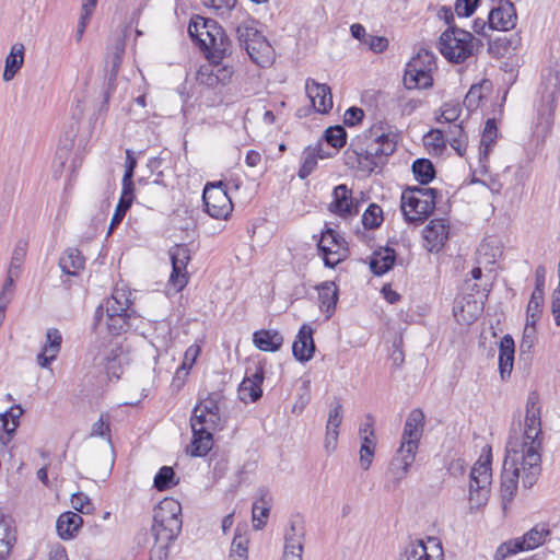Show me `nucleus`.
<instances>
[{"mask_svg": "<svg viewBox=\"0 0 560 560\" xmlns=\"http://www.w3.org/2000/svg\"><path fill=\"white\" fill-rule=\"evenodd\" d=\"M188 34L207 60L218 62L232 52L231 39L224 28L213 19L192 16L188 24Z\"/></svg>", "mask_w": 560, "mask_h": 560, "instance_id": "1", "label": "nucleus"}, {"mask_svg": "<svg viewBox=\"0 0 560 560\" xmlns=\"http://www.w3.org/2000/svg\"><path fill=\"white\" fill-rule=\"evenodd\" d=\"M182 506L174 499H164L154 509L151 534L155 542L171 545L182 530Z\"/></svg>", "mask_w": 560, "mask_h": 560, "instance_id": "2", "label": "nucleus"}, {"mask_svg": "<svg viewBox=\"0 0 560 560\" xmlns=\"http://www.w3.org/2000/svg\"><path fill=\"white\" fill-rule=\"evenodd\" d=\"M259 22L253 18L240 23L236 28V37L241 48H244L250 60L264 67L271 60L272 47L266 36L257 28Z\"/></svg>", "mask_w": 560, "mask_h": 560, "instance_id": "3", "label": "nucleus"}, {"mask_svg": "<svg viewBox=\"0 0 560 560\" xmlns=\"http://www.w3.org/2000/svg\"><path fill=\"white\" fill-rule=\"evenodd\" d=\"M192 438L186 452L192 457L206 456L213 446V433L220 430L221 422L202 412L201 407L195 406L190 417Z\"/></svg>", "mask_w": 560, "mask_h": 560, "instance_id": "4", "label": "nucleus"}, {"mask_svg": "<svg viewBox=\"0 0 560 560\" xmlns=\"http://www.w3.org/2000/svg\"><path fill=\"white\" fill-rule=\"evenodd\" d=\"M475 37L457 26L447 27L439 38L440 52L453 63H463L474 54Z\"/></svg>", "mask_w": 560, "mask_h": 560, "instance_id": "5", "label": "nucleus"}, {"mask_svg": "<svg viewBox=\"0 0 560 560\" xmlns=\"http://www.w3.org/2000/svg\"><path fill=\"white\" fill-rule=\"evenodd\" d=\"M436 68L435 56L421 48L406 66L402 82L407 90L429 89L433 85L432 71Z\"/></svg>", "mask_w": 560, "mask_h": 560, "instance_id": "6", "label": "nucleus"}, {"mask_svg": "<svg viewBox=\"0 0 560 560\" xmlns=\"http://www.w3.org/2000/svg\"><path fill=\"white\" fill-rule=\"evenodd\" d=\"M375 129V126H373L363 133L362 138L358 137V141H353L346 152V154L352 152L358 163L370 172L385 163L381 144L376 141Z\"/></svg>", "mask_w": 560, "mask_h": 560, "instance_id": "7", "label": "nucleus"}, {"mask_svg": "<svg viewBox=\"0 0 560 560\" xmlns=\"http://www.w3.org/2000/svg\"><path fill=\"white\" fill-rule=\"evenodd\" d=\"M491 476V453L489 452L485 460L479 459L470 470L469 502L471 509H479L487 503L490 495Z\"/></svg>", "mask_w": 560, "mask_h": 560, "instance_id": "8", "label": "nucleus"}, {"mask_svg": "<svg viewBox=\"0 0 560 560\" xmlns=\"http://www.w3.org/2000/svg\"><path fill=\"white\" fill-rule=\"evenodd\" d=\"M549 534L547 525L537 524L522 537L502 542L494 553V560H504L510 555L537 548L545 542V537Z\"/></svg>", "mask_w": 560, "mask_h": 560, "instance_id": "9", "label": "nucleus"}, {"mask_svg": "<svg viewBox=\"0 0 560 560\" xmlns=\"http://www.w3.org/2000/svg\"><path fill=\"white\" fill-rule=\"evenodd\" d=\"M541 408L539 405V395L537 392H530L526 401V415L524 421L523 436L527 440L528 450L540 452L542 444L541 430Z\"/></svg>", "mask_w": 560, "mask_h": 560, "instance_id": "10", "label": "nucleus"}, {"mask_svg": "<svg viewBox=\"0 0 560 560\" xmlns=\"http://www.w3.org/2000/svg\"><path fill=\"white\" fill-rule=\"evenodd\" d=\"M224 187L222 182L208 183L203 189L202 200L206 211L214 219H228L233 210L232 201Z\"/></svg>", "mask_w": 560, "mask_h": 560, "instance_id": "11", "label": "nucleus"}, {"mask_svg": "<svg viewBox=\"0 0 560 560\" xmlns=\"http://www.w3.org/2000/svg\"><path fill=\"white\" fill-rule=\"evenodd\" d=\"M305 537L304 521L300 515L291 516L289 528L284 533L282 560H302Z\"/></svg>", "mask_w": 560, "mask_h": 560, "instance_id": "12", "label": "nucleus"}, {"mask_svg": "<svg viewBox=\"0 0 560 560\" xmlns=\"http://www.w3.org/2000/svg\"><path fill=\"white\" fill-rule=\"evenodd\" d=\"M436 201L413 197L408 192L401 194V211L408 223H423L434 211Z\"/></svg>", "mask_w": 560, "mask_h": 560, "instance_id": "13", "label": "nucleus"}, {"mask_svg": "<svg viewBox=\"0 0 560 560\" xmlns=\"http://www.w3.org/2000/svg\"><path fill=\"white\" fill-rule=\"evenodd\" d=\"M425 417L420 408L412 409L405 422L401 434L400 451H418L420 440L423 435Z\"/></svg>", "mask_w": 560, "mask_h": 560, "instance_id": "14", "label": "nucleus"}, {"mask_svg": "<svg viewBox=\"0 0 560 560\" xmlns=\"http://www.w3.org/2000/svg\"><path fill=\"white\" fill-rule=\"evenodd\" d=\"M360 205L361 201L352 196V190L347 185L340 184L332 190V201L328 210L342 219H348L360 212Z\"/></svg>", "mask_w": 560, "mask_h": 560, "instance_id": "15", "label": "nucleus"}, {"mask_svg": "<svg viewBox=\"0 0 560 560\" xmlns=\"http://www.w3.org/2000/svg\"><path fill=\"white\" fill-rule=\"evenodd\" d=\"M517 14L514 3L510 0H500L488 15V28L509 31L516 24Z\"/></svg>", "mask_w": 560, "mask_h": 560, "instance_id": "16", "label": "nucleus"}, {"mask_svg": "<svg viewBox=\"0 0 560 560\" xmlns=\"http://www.w3.org/2000/svg\"><path fill=\"white\" fill-rule=\"evenodd\" d=\"M313 335L312 326L303 324L300 327L292 345V354L296 361L305 363L313 359L316 350Z\"/></svg>", "mask_w": 560, "mask_h": 560, "instance_id": "17", "label": "nucleus"}, {"mask_svg": "<svg viewBox=\"0 0 560 560\" xmlns=\"http://www.w3.org/2000/svg\"><path fill=\"white\" fill-rule=\"evenodd\" d=\"M450 225L445 219H433L423 230L425 247L431 253L442 249L448 240Z\"/></svg>", "mask_w": 560, "mask_h": 560, "instance_id": "18", "label": "nucleus"}, {"mask_svg": "<svg viewBox=\"0 0 560 560\" xmlns=\"http://www.w3.org/2000/svg\"><path fill=\"white\" fill-rule=\"evenodd\" d=\"M305 90L317 113L327 114L332 108L331 89L327 84L308 78L305 82Z\"/></svg>", "mask_w": 560, "mask_h": 560, "instance_id": "19", "label": "nucleus"}, {"mask_svg": "<svg viewBox=\"0 0 560 560\" xmlns=\"http://www.w3.org/2000/svg\"><path fill=\"white\" fill-rule=\"evenodd\" d=\"M528 443L517 429L512 428L505 446L504 466L511 465L513 467V465L523 463V457L528 450Z\"/></svg>", "mask_w": 560, "mask_h": 560, "instance_id": "20", "label": "nucleus"}, {"mask_svg": "<svg viewBox=\"0 0 560 560\" xmlns=\"http://www.w3.org/2000/svg\"><path fill=\"white\" fill-rule=\"evenodd\" d=\"M62 343V336L57 328H49L46 331V341L37 354V364L40 368L47 369L51 362L56 360L60 352Z\"/></svg>", "mask_w": 560, "mask_h": 560, "instance_id": "21", "label": "nucleus"}, {"mask_svg": "<svg viewBox=\"0 0 560 560\" xmlns=\"http://www.w3.org/2000/svg\"><path fill=\"white\" fill-rule=\"evenodd\" d=\"M416 454V452L400 451V448L397 451V455L392 459L388 469L390 482L394 488H396L400 481L406 478L409 467L415 462Z\"/></svg>", "mask_w": 560, "mask_h": 560, "instance_id": "22", "label": "nucleus"}, {"mask_svg": "<svg viewBox=\"0 0 560 560\" xmlns=\"http://www.w3.org/2000/svg\"><path fill=\"white\" fill-rule=\"evenodd\" d=\"M397 254L389 246L380 247L374 250L370 258V269L375 276H383L388 272L396 261Z\"/></svg>", "mask_w": 560, "mask_h": 560, "instance_id": "23", "label": "nucleus"}, {"mask_svg": "<svg viewBox=\"0 0 560 560\" xmlns=\"http://www.w3.org/2000/svg\"><path fill=\"white\" fill-rule=\"evenodd\" d=\"M514 354V340L511 335H504L499 343V372L502 380H506L512 373Z\"/></svg>", "mask_w": 560, "mask_h": 560, "instance_id": "24", "label": "nucleus"}, {"mask_svg": "<svg viewBox=\"0 0 560 560\" xmlns=\"http://www.w3.org/2000/svg\"><path fill=\"white\" fill-rule=\"evenodd\" d=\"M524 475L522 477V483L524 488L529 489L536 482L537 477L541 471V454L533 450L527 451L523 457V463L520 464Z\"/></svg>", "mask_w": 560, "mask_h": 560, "instance_id": "25", "label": "nucleus"}, {"mask_svg": "<svg viewBox=\"0 0 560 560\" xmlns=\"http://www.w3.org/2000/svg\"><path fill=\"white\" fill-rule=\"evenodd\" d=\"M126 49V38L124 35H118L113 38V43L107 47V54L105 58V68L104 71L106 73H113V75H117L122 62V57Z\"/></svg>", "mask_w": 560, "mask_h": 560, "instance_id": "26", "label": "nucleus"}, {"mask_svg": "<svg viewBox=\"0 0 560 560\" xmlns=\"http://www.w3.org/2000/svg\"><path fill=\"white\" fill-rule=\"evenodd\" d=\"M319 307L320 311L326 313V317L330 318L335 313L338 302V287L334 281H325L317 285Z\"/></svg>", "mask_w": 560, "mask_h": 560, "instance_id": "27", "label": "nucleus"}, {"mask_svg": "<svg viewBox=\"0 0 560 560\" xmlns=\"http://www.w3.org/2000/svg\"><path fill=\"white\" fill-rule=\"evenodd\" d=\"M83 518L78 513L68 511L59 515L56 522V529L59 537L63 540L71 539L82 527Z\"/></svg>", "mask_w": 560, "mask_h": 560, "instance_id": "28", "label": "nucleus"}, {"mask_svg": "<svg viewBox=\"0 0 560 560\" xmlns=\"http://www.w3.org/2000/svg\"><path fill=\"white\" fill-rule=\"evenodd\" d=\"M498 136V127L493 118H489L486 124L480 139L479 162L486 170L492 145L495 143Z\"/></svg>", "mask_w": 560, "mask_h": 560, "instance_id": "29", "label": "nucleus"}, {"mask_svg": "<svg viewBox=\"0 0 560 560\" xmlns=\"http://www.w3.org/2000/svg\"><path fill=\"white\" fill-rule=\"evenodd\" d=\"M107 328L114 336L127 332L133 327L132 320L137 319L136 312H106Z\"/></svg>", "mask_w": 560, "mask_h": 560, "instance_id": "30", "label": "nucleus"}, {"mask_svg": "<svg viewBox=\"0 0 560 560\" xmlns=\"http://www.w3.org/2000/svg\"><path fill=\"white\" fill-rule=\"evenodd\" d=\"M259 498L253 504V526L260 529L266 525L271 509V497L266 488L258 490Z\"/></svg>", "mask_w": 560, "mask_h": 560, "instance_id": "31", "label": "nucleus"}, {"mask_svg": "<svg viewBox=\"0 0 560 560\" xmlns=\"http://www.w3.org/2000/svg\"><path fill=\"white\" fill-rule=\"evenodd\" d=\"M518 465L504 466L501 475V498L503 503H509L513 500L515 491L517 489V481L520 477Z\"/></svg>", "mask_w": 560, "mask_h": 560, "instance_id": "32", "label": "nucleus"}, {"mask_svg": "<svg viewBox=\"0 0 560 560\" xmlns=\"http://www.w3.org/2000/svg\"><path fill=\"white\" fill-rule=\"evenodd\" d=\"M63 273L68 276H78L84 269L85 258L78 248H67L58 262Z\"/></svg>", "mask_w": 560, "mask_h": 560, "instance_id": "33", "label": "nucleus"}, {"mask_svg": "<svg viewBox=\"0 0 560 560\" xmlns=\"http://www.w3.org/2000/svg\"><path fill=\"white\" fill-rule=\"evenodd\" d=\"M253 343L261 351L275 352L281 348L283 337L278 330L261 329L254 332Z\"/></svg>", "mask_w": 560, "mask_h": 560, "instance_id": "34", "label": "nucleus"}, {"mask_svg": "<svg viewBox=\"0 0 560 560\" xmlns=\"http://www.w3.org/2000/svg\"><path fill=\"white\" fill-rule=\"evenodd\" d=\"M25 47L22 43H15L12 45L9 55L5 58V65L3 70V81H11L15 74L20 71L24 63Z\"/></svg>", "mask_w": 560, "mask_h": 560, "instance_id": "35", "label": "nucleus"}, {"mask_svg": "<svg viewBox=\"0 0 560 560\" xmlns=\"http://www.w3.org/2000/svg\"><path fill=\"white\" fill-rule=\"evenodd\" d=\"M130 295V292L115 288L110 298L106 301V312H136L131 308Z\"/></svg>", "mask_w": 560, "mask_h": 560, "instance_id": "36", "label": "nucleus"}, {"mask_svg": "<svg viewBox=\"0 0 560 560\" xmlns=\"http://www.w3.org/2000/svg\"><path fill=\"white\" fill-rule=\"evenodd\" d=\"M411 170L415 178L422 186L430 184L436 175L433 163L425 158H420L413 161Z\"/></svg>", "mask_w": 560, "mask_h": 560, "instance_id": "37", "label": "nucleus"}, {"mask_svg": "<svg viewBox=\"0 0 560 560\" xmlns=\"http://www.w3.org/2000/svg\"><path fill=\"white\" fill-rule=\"evenodd\" d=\"M140 189L139 194L141 196V199L143 203L148 208H153L158 206V203L161 201V199L164 197V187L156 186L154 184H148L147 180L143 178L139 179Z\"/></svg>", "mask_w": 560, "mask_h": 560, "instance_id": "38", "label": "nucleus"}, {"mask_svg": "<svg viewBox=\"0 0 560 560\" xmlns=\"http://www.w3.org/2000/svg\"><path fill=\"white\" fill-rule=\"evenodd\" d=\"M323 241H326L330 246H335L337 249L335 254L339 257H342V260L346 259L349 255L348 243L343 236H341L337 231L331 228H326L322 232Z\"/></svg>", "mask_w": 560, "mask_h": 560, "instance_id": "39", "label": "nucleus"}, {"mask_svg": "<svg viewBox=\"0 0 560 560\" xmlns=\"http://www.w3.org/2000/svg\"><path fill=\"white\" fill-rule=\"evenodd\" d=\"M222 399L223 395L220 392H212L209 393L206 398L199 400L196 406L201 407L202 412L208 413L210 417L221 422L220 404Z\"/></svg>", "mask_w": 560, "mask_h": 560, "instance_id": "40", "label": "nucleus"}, {"mask_svg": "<svg viewBox=\"0 0 560 560\" xmlns=\"http://www.w3.org/2000/svg\"><path fill=\"white\" fill-rule=\"evenodd\" d=\"M178 479H176V474L171 466H163L159 469L156 472L154 480H153V487L158 491H165L171 489L172 487L176 486L178 483Z\"/></svg>", "mask_w": 560, "mask_h": 560, "instance_id": "41", "label": "nucleus"}, {"mask_svg": "<svg viewBox=\"0 0 560 560\" xmlns=\"http://www.w3.org/2000/svg\"><path fill=\"white\" fill-rule=\"evenodd\" d=\"M323 138L335 150H339L347 143V131L341 125L330 126L325 130Z\"/></svg>", "mask_w": 560, "mask_h": 560, "instance_id": "42", "label": "nucleus"}, {"mask_svg": "<svg viewBox=\"0 0 560 560\" xmlns=\"http://www.w3.org/2000/svg\"><path fill=\"white\" fill-rule=\"evenodd\" d=\"M383 210L376 203H371L362 214V224L365 230H374L383 223Z\"/></svg>", "mask_w": 560, "mask_h": 560, "instance_id": "43", "label": "nucleus"}, {"mask_svg": "<svg viewBox=\"0 0 560 560\" xmlns=\"http://www.w3.org/2000/svg\"><path fill=\"white\" fill-rule=\"evenodd\" d=\"M424 145L434 153L441 154L446 148L444 131L440 129H431L423 137Z\"/></svg>", "mask_w": 560, "mask_h": 560, "instance_id": "44", "label": "nucleus"}, {"mask_svg": "<svg viewBox=\"0 0 560 560\" xmlns=\"http://www.w3.org/2000/svg\"><path fill=\"white\" fill-rule=\"evenodd\" d=\"M238 395L244 402H256L262 396V389L249 378H243L238 387Z\"/></svg>", "mask_w": 560, "mask_h": 560, "instance_id": "45", "label": "nucleus"}, {"mask_svg": "<svg viewBox=\"0 0 560 560\" xmlns=\"http://www.w3.org/2000/svg\"><path fill=\"white\" fill-rule=\"evenodd\" d=\"M429 547L422 540L411 541L400 556V560H422L429 555Z\"/></svg>", "mask_w": 560, "mask_h": 560, "instance_id": "46", "label": "nucleus"}, {"mask_svg": "<svg viewBox=\"0 0 560 560\" xmlns=\"http://www.w3.org/2000/svg\"><path fill=\"white\" fill-rule=\"evenodd\" d=\"M172 267L186 269L190 260V250L185 244H176L170 249Z\"/></svg>", "mask_w": 560, "mask_h": 560, "instance_id": "47", "label": "nucleus"}, {"mask_svg": "<svg viewBox=\"0 0 560 560\" xmlns=\"http://www.w3.org/2000/svg\"><path fill=\"white\" fill-rule=\"evenodd\" d=\"M489 82L485 80L481 84H474L470 86L469 91L467 92L465 98H464V105L468 110H475L478 108L480 101L482 100V89L485 85H487Z\"/></svg>", "mask_w": 560, "mask_h": 560, "instance_id": "48", "label": "nucleus"}, {"mask_svg": "<svg viewBox=\"0 0 560 560\" xmlns=\"http://www.w3.org/2000/svg\"><path fill=\"white\" fill-rule=\"evenodd\" d=\"M342 412L343 408L338 397H334L332 402L330 404V410L328 412L327 420V430H337L339 429L342 422Z\"/></svg>", "mask_w": 560, "mask_h": 560, "instance_id": "49", "label": "nucleus"}, {"mask_svg": "<svg viewBox=\"0 0 560 560\" xmlns=\"http://www.w3.org/2000/svg\"><path fill=\"white\" fill-rule=\"evenodd\" d=\"M214 69L215 67L211 66L210 62L208 65L200 66L196 74L197 81L208 88H214L218 85L219 82L218 77H215Z\"/></svg>", "mask_w": 560, "mask_h": 560, "instance_id": "50", "label": "nucleus"}, {"mask_svg": "<svg viewBox=\"0 0 560 560\" xmlns=\"http://www.w3.org/2000/svg\"><path fill=\"white\" fill-rule=\"evenodd\" d=\"M536 339L534 329L524 328L523 337L520 342V360H528Z\"/></svg>", "mask_w": 560, "mask_h": 560, "instance_id": "51", "label": "nucleus"}, {"mask_svg": "<svg viewBox=\"0 0 560 560\" xmlns=\"http://www.w3.org/2000/svg\"><path fill=\"white\" fill-rule=\"evenodd\" d=\"M104 368L109 378L118 380L122 373L120 355L112 351L110 354L105 358Z\"/></svg>", "mask_w": 560, "mask_h": 560, "instance_id": "52", "label": "nucleus"}, {"mask_svg": "<svg viewBox=\"0 0 560 560\" xmlns=\"http://www.w3.org/2000/svg\"><path fill=\"white\" fill-rule=\"evenodd\" d=\"M316 166H317V159H316L315 154H313V152L311 151V147H307L304 150V159H303L302 165L299 170L298 176L301 179L307 178L314 172Z\"/></svg>", "mask_w": 560, "mask_h": 560, "instance_id": "53", "label": "nucleus"}, {"mask_svg": "<svg viewBox=\"0 0 560 560\" xmlns=\"http://www.w3.org/2000/svg\"><path fill=\"white\" fill-rule=\"evenodd\" d=\"M248 538L241 534V529L237 527L231 544L230 553L242 555L244 558H248Z\"/></svg>", "mask_w": 560, "mask_h": 560, "instance_id": "54", "label": "nucleus"}, {"mask_svg": "<svg viewBox=\"0 0 560 560\" xmlns=\"http://www.w3.org/2000/svg\"><path fill=\"white\" fill-rule=\"evenodd\" d=\"M244 378H249L253 383L261 387L265 380V368L261 362H252L246 366Z\"/></svg>", "mask_w": 560, "mask_h": 560, "instance_id": "55", "label": "nucleus"}, {"mask_svg": "<svg viewBox=\"0 0 560 560\" xmlns=\"http://www.w3.org/2000/svg\"><path fill=\"white\" fill-rule=\"evenodd\" d=\"M544 292L533 291L526 310V317L540 316L544 306Z\"/></svg>", "mask_w": 560, "mask_h": 560, "instance_id": "56", "label": "nucleus"}, {"mask_svg": "<svg viewBox=\"0 0 560 560\" xmlns=\"http://www.w3.org/2000/svg\"><path fill=\"white\" fill-rule=\"evenodd\" d=\"M188 272L179 267H172L170 283L175 288L176 292H180L188 283Z\"/></svg>", "mask_w": 560, "mask_h": 560, "instance_id": "57", "label": "nucleus"}, {"mask_svg": "<svg viewBox=\"0 0 560 560\" xmlns=\"http://www.w3.org/2000/svg\"><path fill=\"white\" fill-rule=\"evenodd\" d=\"M521 38L516 35H512L511 37H499L494 40V47L502 55L510 52L511 50H515L520 45Z\"/></svg>", "mask_w": 560, "mask_h": 560, "instance_id": "58", "label": "nucleus"}, {"mask_svg": "<svg viewBox=\"0 0 560 560\" xmlns=\"http://www.w3.org/2000/svg\"><path fill=\"white\" fill-rule=\"evenodd\" d=\"M480 0H456L454 11L458 16H471L479 5Z\"/></svg>", "mask_w": 560, "mask_h": 560, "instance_id": "59", "label": "nucleus"}, {"mask_svg": "<svg viewBox=\"0 0 560 560\" xmlns=\"http://www.w3.org/2000/svg\"><path fill=\"white\" fill-rule=\"evenodd\" d=\"M211 66L215 67L214 73L215 77H218L219 84H226L232 75H233V67L229 65H222V60H219L218 62L213 60H208Z\"/></svg>", "mask_w": 560, "mask_h": 560, "instance_id": "60", "label": "nucleus"}, {"mask_svg": "<svg viewBox=\"0 0 560 560\" xmlns=\"http://www.w3.org/2000/svg\"><path fill=\"white\" fill-rule=\"evenodd\" d=\"M376 141L380 142L382 153L384 155V159L390 156L396 151V141L394 140V136H390L389 133H378L376 131Z\"/></svg>", "mask_w": 560, "mask_h": 560, "instance_id": "61", "label": "nucleus"}, {"mask_svg": "<svg viewBox=\"0 0 560 560\" xmlns=\"http://www.w3.org/2000/svg\"><path fill=\"white\" fill-rule=\"evenodd\" d=\"M28 242L26 240H19L12 253L11 267H20L26 256Z\"/></svg>", "mask_w": 560, "mask_h": 560, "instance_id": "62", "label": "nucleus"}, {"mask_svg": "<svg viewBox=\"0 0 560 560\" xmlns=\"http://www.w3.org/2000/svg\"><path fill=\"white\" fill-rule=\"evenodd\" d=\"M326 241H323V237L317 244L318 250L322 253L324 258V265L328 268H335L340 261H342V257H337L336 259H331L330 255H336L335 250L331 249V246L325 245Z\"/></svg>", "mask_w": 560, "mask_h": 560, "instance_id": "63", "label": "nucleus"}, {"mask_svg": "<svg viewBox=\"0 0 560 560\" xmlns=\"http://www.w3.org/2000/svg\"><path fill=\"white\" fill-rule=\"evenodd\" d=\"M126 201H118L109 224V233L113 232L124 220L127 211L131 208Z\"/></svg>", "mask_w": 560, "mask_h": 560, "instance_id": "64", "label": "nucleus"}]
</instances>
